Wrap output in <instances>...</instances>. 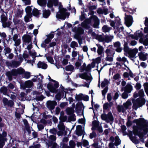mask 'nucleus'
<instances>
[{"label": "nucleus", "instance_id": "2", "mask_svg": "<svg viewBox=\"0 0 148 148\" xmlns=\"http://www.w3.org/2000/svg\"><path fill=\"white\" fill-rule=\"evenodd\" d=\"M48 77L49 81L55 82V83L53 85L52 83H49L47 86L48 89L51 92L57 93L58 92V89H57L58 88L59 86L58 82L52 79L49 75Z\"/></svg>", "mask_w": 148, "mask_h": 148}, {"label": "nucleus", "instance_id": "51", "mask_svg": "<svg viewBox=\"0 0 148 148\" xmlns=\"http://www.w3.org/2000/svg\"><path fill=\"white\" fill-rule=\"evenodd\" d=\"M7 140V138L3 137L1 134H0V143H5V141Z\"/></svg>", "mask_w": 148, "mask_h": 148}, {"label": "nucleus", "instance_id": "27", "mask_svg": "<svg viewBox=\"0 0 148 148\" xmlns=\"http://www.w3.org/2000/svg\"><path fill=\"white\" fill-rule=\"evenodd\" d=\"M112 29L111 27H108L106 25H104L102 27V31L105 33L109 32Z\"/></svg>", "mask_w": 148, "mask_h": 148}, {"label": "nucleus", "instance_id": "62", "mask_svg": "<svg viewBox=\"0 0 148 148\" xmlns=\"http://www.w3.org/2000/svg\"><path fill=\"white\" fill-rule=\"evenodd\" d=\"M124 51L127 53H128V52L130 50H129V48L128 46L125 44L124 45V47L123 48Z\"/></svg>", "mask_w": 148, "mask_h": 148}, {"label": "nucleus", "instance_id": "16", "mask_svg": "<svg viewBox=\"0 0 148 148\" xmlns=\"http://www.w3.org/2000/svg\"><path fill=\"white\" fill-rule=\"evenodd\" d=\"M114 46L116 48L115 49L116 52L120 53L122 49L121 47V43L119 41H117L114 43Z\"/></svg>", "mask_w": 148, "mask_h": 148}, {"label": "nucleus", "instance_id": "34", "mask_svg": "<svg viewBox=\"0 0 148 148\" xmlns=\"http://www.w3.org/2000/svg\"><path fill=\"white\" fill-rule=\"evenodd\" d=\"M115 143H114V145L117 146L121 144V140L119 139L118 136H116L115 137Z\"/></svg>", "mask_w": 148, "mask_h": 148}, {"label": "nucleus", "instance_id": "59", "mask_svg": "<svg viewBox=\"0 0 148 148\" xmlns=\"http://www.w3.org/2000/svg\"><path fill=\"white\" fill-rule=\"evenodd\" d=\"M54 32H51V33L47 36V37L51 40L54 37Z\"/></svg>", "mask_w": 148, "mask_h": 148}, {"label": "nucleus", "instance_id": "50", "mask_svg": "<svg viewBox=\"0 0 148 148\" xmlns=\"http://www.w3.org/2000/svg\"><path fill=\"white\" fill-rule=\"evenodd\" d=\"M4 50V53L6 55L7 53H11L12 49L9 47H5Z\"/></svg>", "mask_w": 148, "mask_h": 148}, {"label": "nucleus", "instance_id": "26", "mask_svg": "<svg viewBox=\"0 0 148 148\" xmlns=\"http://www.w3.org/2000/svg\"><path fill=\"white\" fill-rule=\"evenodd\" d=\"M0 91L3 95H7L8 89L6 86H3L1 88Z\"/></svg>", "mask_w": 148, "mask_h": 148}, {"label": "nucleus", "instance_id": "23", "mask_svg": "<svg viewBox=\"0 0 148 148\" xmlns=\"http://www.w3.org/2000/svg\"><path fill=\"white\" fill-rule=\"evenodd\" d=\"M32 14L34 16L37 18H39L41 14V13L36 8H34L33 10Z\"/></svg>", "mask_w": 148, "mask_h": 148}, {"label": "nucleus", "instance_id": "29", "mask_svg": "<svg viewBox=\"0 0 148 148\" xmlns=\"http://www.w3.org/2000/svg\"><path fill=\"white\" fill-rule=\"evenodd\" d=\"M115 53L114 51L112 55H107V57L105 58V60L106 61H108L110 62H112L113 61V55Z\"/></svg>", "mask_w": 148, "mask_h": 148}, {"label": "nucleus", "instance_id": "21", "mask_svg": "<svg viewBox=\"0 0 148 148\" xmlns=\"http://www.w3.org/2000/svg\"><path fill=\"white\" fill-rule=\"evenodd\" d=\"M132 86L131 84L127 83L124 88V91L128 93H130L132 90Z\"/></svg>", "mask_w": 148, "mask_h": 148}, {"label": "nucleus", "instance_id": "58", "mask_svg": "<svg viewBox=\"0 0 148 148\" xmlns=\"http://www.w3.org/2000/svg\"><path fill=\"white\" fill-rule=\"evenodd\" d=\"M14 41L15 42L14 45L16 47L18 46L21 43V40L20 39H18Z\"/></svg>", "mask_w": 148, "mask_h": 148}, {"label": "nucleus", "instance_id": "39", "mask_svg": "<svg viewBox=\"0 0 148 148\" xmlns=\"http://www.w3.org/2000/svg\"><path fill=\"white\" fill-rule=\"evenodd\" d=\"M6 75L10 81L12 79V75L11 71H7L6 73Z\"/></svg>", "mask_w": 148, "mask_h": 148}, {"label": "nucleus", "instance_id": "28", "mask_svg": "<svg viewBox=\"0 0 148 148\" xmlns=\"http://www.w3.org/2000/svg\"><path fill=\"white\" fill-rule=\"evenodd\" d=\"M98 47L97 52L99 55H101L103 52V48L102 46L100 45H97Z\"/></svg>", "mask_w": 148, "mask_h": 148}, {"label": "nucleus", "instance_id": "11", "mask_svg": "<svg viewBox=\"0 0 148 148\" xmlns=\"http://www.w3.org/2000/svg\"><path fill=\"white\" fill-rule=\"evenodd\" d=\"M91 19H92L93 21L94 22V23L92 26L93 27L95 28H99L100 21L98 17L96 16L93 15L92 16Z\"/></svg>", "mask_w": 148, "mask_h": 148}, {"label": "nucleus", "instance_id": "61", "mask_svg": "<svg viewBox=\"0 0 148 148\" xmlns=\"http://www.w3.org/2000/svg\"><path fill=\"white\" fill-rule=\"evenodd\" d=\"M82 145L83 146L85 147L88 145L89 142L88 141L86 140H84L82 142Z\"/></svg>", "mask_w": 148, "mask_h": 148}, {"label": "nucleus", "instance_id": "1", "mask_svg": "<svg viewBox=\"0 0 148 148\" xmlns=\"http://www.w3.org/2000/svg\"><path fill=\"white\" fill-rule=\"evenodd\" d=\"M133 122L137 124L139 123L138 125L133 126V134L135 136H138L140 138V141L144 142V136L148 132V121L144 119V118H140L138 119H135Z\"/></svg>", "mask_w": 148, "mask_h": 148}, {"label": "nucleus", "instance_id": "44", "mask_svg": "<svg viewBox=\"0 0 148 148\" xmlns=\"http://www.w3.org/2000/svg\"><path fill=\"white\" fill-rule=\"evenodd\" d=\"M58 127L59 130L60 131H62L64 132L65 130V127L63 123H62L61 124L58 125Z\"/></svg>", "mask_w": 148, "mask_h": 148}, {"label": "nucleus", "instance_id": "35", "mask_svg": "<svg viewBox=\"0 0 148 148\" xmlns=\"http://www.w3.org/2000/svg\"><path fill=\"white\" fill-rule=\"evenodd\" d=\"M139 31V30L137 31L135 33H134V35L133 34H130L129 35V37H131L133 39H135V40H137L138 39V36H137L138 33L137 32Z\"/></svg>", "mask_w": 148, "mask_h": 148}, {"label": "nucleus", "instance_id": "15", "mask_svg": "<svg viewBox=\"0 0 148 148\" xmlns=\"http://www.w3.org/2000/svg\"><path fill=\"white\" fill-rule=\"evenodd\" d=\"M138 104L140 107L143 105L145 103L146 100L145 98H137L135 100Z\"/></svg>", "mask_w": 148, "mask_h": 148}, {"label": "nucleus", "instance_id": "31", "mask_svg": "<svg viewBox=\"0 0 148 148\" xmlns=\"http://www.w3.org/2000/svg\"><path fill=\"white\" fill-rule=\"evenodd\" d=\"M64 94V93L63 92H58L55 95V98L56 99L58 100V101H59L61 99L62 95H63Z\"/></svg>", "mask_w": 148, "mask_h": 148}, {"label": "nucleus", "instance_id": "47", "mask_svg": "<svg viewBox=\"0 0 148 148\" xmlns=\"http://www.w3.org/2000/svg\"><path fill=\"white\" fill-rule=\"evenodd\" d=\"M78 46V44L75 41H73L71 42L70 47L71 48H74L75 47H77Z\"/></svg>", "mask_w": 148, "mask_h": 148}, {"label": "nucleus", "instance_id": "60", "mask_svg": "<svg viewBox=\"0 0 148 148\" xmlns=\"http://www.w3.org/2000/svg\"><path fill=\"white\" fill-rule=\"evenodd\" d=\"M30 77V73L28 72H26L24 73V77L26 79H28Z\"/></svg>", "mask_w": 148, "mask_h": 148}, {"label": "nucleus", "instance_id": "36", "mask_svg": "<svg viewBox=\"0 0 148 148\" xmlns=\"http://www.w3.org/2000/svg\"><path fill=\"white\" fill-rule=\"evenodd\" d=\"M130 139L133 143L136 144H138L139 143L138 140L137 139V137L136 136H133Z\"/></svg>", "mask_w": 148, "mask_h": 148}, {"label": "nucleus", "instance_id": "6", "mask_svg": "<svg viewBox=\"0 0 148 148\" xmlns=\"http://www.w3.org/2000/svg\"><path fill=\"white\" fill-rule=\"evenodd\" d=\"M74 29L76 30L75 36V38L77 39H78L81 38L80 35L84 33V30L81 27H79L77 29L76 27H75Z\"/></svg>", "mask_w": 148, "mask_h": 148}, {"label": "nucleus", "instance_id": "10", "mask_svg": "<svg viewBox=\"0 0 148 148\" xmlns=\"http://www.w3.org/2000/svg\"><path fill=\"white\" fill-rule=\"evenodd\" d=\"M3 102L5 106L8 105L9 107H12L14 104V102L11 100H8L7 98L4 97L3 99Z\"/></svg>", "mask_w": 148, "mask_h": 148}, {"label": "nucleus", "instance_id": "63", "mask_svg": "<svg viewBox=\"0 0 148 148\" xmlns=\"http://www.w3.org/2000/svg\"><path fill=\"white\" fill-rule=\"evenodd\" d=\"M97 136V134L96 132L94 131H93L92 133H90V138L91 139Z\"/></svg>", "mask_w": 148, "mask_h": 148}, {"label": "nucleus", "instance_id": "46", "mask_svg": "<svg viewBox=\"0 0 148 148\" xmlns=\"http://www.w3.org/2000/svg\"><path fill=\"white\" fill-rule=\"evenodd\" d=\"M67 119V116L66 115L63 116H60L59 118V119L60 120V123L61 122L63 123V122L66 121Z\"/></svg>", "mask_w": 148, "mask_h": 148}, {"label": "nucleus", "instance_id": "54", "mask_svg": "<svg viewBox=\"0 0 148 148\" xmlns=\"http://www.w3.org/2000/svg\"><path fill=\"white\" fill-rule=\"evenodd\" d=\"M108 86H106L102 90V94L103 96H105L106 93L108 91Z\"/></svg>", "mask_w": 148, "mask_h": 148}, {"label": "nucleus", "instance_id": "5", "mask_svg": "<svg viewBox=\"0 0 148 148\" xmlns=\"http://www.w3.org/2000/svg\"><path fill=\"white\" fill-rule=\"evenodd\" d=\"M125 23L126 26L129 27L132 25L133 21L132 16L131 15L125 14Z\"/></svg>", "mask_w": 148, "mask_h": 148}, {"label": "nucleus", "instance_id": "41", "mask_svg": "<svg viewBox=\"0 0 148 148\" xmlns=\"http://www.w3.org/2000/svg\"><path fill=\"white\" fill-rule=\"evenodd\" d=\"M11 22L9 21L7 22H2V25L3 27L5 28L7 27H9L11 25Z\"/></svg>", "mask_w": 148, "mask_h": 148}, {"label": "nucleus", "instance_id": "3", "mask_svg": "<svg viewBox=\"0 0 148 148\" xmlns=\"http://www.w3.org/2000/svg\"><path fill=\"white\" fill-rule=\"evenodd\" d=\"M101 118L103 120L106 121L108 120L112 123H113L114 120L113 116L111 112H109L107 114L105 113L102 114L101 115Z\"/></svg>", "mask_w": 148, "mask_h": 148}, {"label": "nucleus", "instance_id": "38", "mask_svg": "<svg viewBox=\"0 0 148 148\" xmlns=\"http://www.w3.org/2000/svg\"><path fill=\"white\" fill-rule=\"evenodd\" d=\"M74 66L72 65H69L65 67V70L67 71H72L74 69Z\"/></svg>", "mask_w": 148, "mask_h": 148}, {"label": "nucleus", "instance_id": "7", "mask_svg": "<svg viewBox=\"0 0 148 148\" xmlns=\"http://www.w3.org/2000/svg\"><path fill=\"white\" fill-rule=\"evenodd\" d=\"M67 10L66 8H63L62 10L59 11V14L57 13L56 14V17L58 19L64 20L65 19V12H66Z\"/></svg>", "mask_w": 148, "mask_h": 148}, {"label": "nucleus", "instance_id": "57", "mask_svg": "<svg viewBox=\"0 0 148 148\" xmlns=\"http://www.w3.org/2000/svg\"><path fill=\"white\" fill-rule=\"evenodd\" d=\"M17 70L18 74L21 75L24 73L25 70L23 68L17 69Z\"/></svg>", "mask_w": 148, "mask_h": 148}, {"label": "nucleus", "instance_id": "37", "mask_svg": "<svg viewBox=\"0 0 148 148\" xmlns=\"http://www.w3.org/2000/svg\"><path fill=\"white\" fill-rule=\"evenodd\" d=\"M115 21L116 25V27H119L121 25V19L118 16L116 18Z\"/></svg>", "mask_w": 148, "mask_h": 148}, {"label": "nucleus", "instance_id": "20", "mask_svg": "<svg viewBox=\"0 0 148 148\" xmlns=\"http://www.w3.org/2000/svg\"><path fill=\"white\" fill-rule=\"evenodd\" d=\"M42 16L45 18H48L51 14L50 11L49 9H44L42 10Z\"/></svg>", "mask_w": 148, "mask_h": 148}, {"label": "nucleus", "instance_id": "52", "mask_svg": "<svg viewBox=\"0 0 148 148\" xmlns=\"http://www.w3.org/2000/svg\"><path fill=\"white\" fill-rule=\"evenodd\" d=\"M53 1L52 0H48L47 4V6L48 8H52L53 6Z\"/></svg>", "mask_w": 148, "mask_h": 148}, {"label": "nucleus", "instance_id": "14", "mask_svg": "<svg viewBox=\"0 0 148 148\" xmlns=\"http://www.w3.org/2000/svg\"><path fill=\"white\" fill-rule=\"evenodd\" d=\"M32 36L28 34H24L22 37V40L23 43H29L30 42L32 39Z\"/></svg>", "mask_w": 148, "mask_h": 148}, {"label": "nucleus", "instance_id": "18", "mask_svg": "<svg viewBox=\"0 0 148 148\" xmlns=\"http://www.w3.org/2000/svg\"><path fill=\"white\" fill-rule=\"evenodd\" d=\"M37 66L38 68H41L43 69H47L48 67L47 65L46 64L41 61L38 62L37 64Z\"/></svg>", "mask_w": 148, "mask_h": 148}, {"label": "nucleus", "instance_id": "30", "mask_svg": "<svg viewBox=\"0 0 148 148\" xmlns=\"http://www.w3.org/2000/svg\"><path fill=\"white\" fill-rule=\"evenodd\" d=\"M83 97V94L82 93H80L79 95H77L76 94L75 98L76 101H79L82 100Z\"/></svg>", "mask_w": 148, "mask_h": 148}, {"label": "nucleus", "instance_id": "56", "mask_svg": "<svg viewBox=\"0 0 148 148\" xmlns=\"http://www.w3.org/2000/svg\"><path fill=\"white\" fill-rule=\"evenodd\" d=\"M44 99V97L42 95H41L40 96H36V97L35 99L36 101H42Z\"/></svg>", "mask_w": 148, "mask_h": 148}, {"label": "nucleus", "instance_id": "48", "mask_svg": "<svg viewBox=\"0 0 148 148\" xmlns=\"http://www.w3.org/2000/svg\"><path fill=\"white\" fill-rule=\"evenodd\" d=\"M96 39L98 40L99 41L101 42H103L104 41V38L101 35H97L95 38Z\"/></svg>", "mask_w": 148, "mask_h": 148}, {"label": "nucleus", "instance_id": "42", "mask_svg": "<svg viewBox=\"0 0 148 148\" xmlns=\"http://www.w3.org/2000/svg\"><path fill=\"white\" fill-rule=\"evenodd\" d=\"M23 10L19 9H18L16 14V16L18 17H21L22 15L23 14Z\"/></svg>", "mask_w": 148, "mask_h": 148}, {"label": "nucleus", "instance_id": "32", "mask_svg": "<svg viewBox=\"0 0 148 148\" xmlns=\"http://www.w3.org/2000/svg\"><path fill=\"white\" fill-rule=\"evenodd\" d=\"M109 83V82L106 78H104L101 84V87L103 88L105 87L106 85H108Z\"/></svg>", "mask_w": 148, "mask_h": 148}, {"label": "nucleus", "instance_id": "13", "mask_svg": "<svg viewBox=\"0 0 148 148\" xmlns=\"http://www.w3.org/2000/svg\"><path fill=\"white\" fill-rule=\"evenodd\" d=\"M33 83L30 80H28L25 82L24 83L21 84V87L24 89L26 88H30L33 85Z\"/></svg>", "mask_w": 148, "mask_h": 148}, {"label": "nucleus", "instance_id": "19", "mask_svg": "<svg viewBox=\"0 0 148 148\" xmlns=\"http://www.w3.org/2000/svg\"><path fill=\"white\" fill-rule=\"evenodd\" d=\"M83 106V104L82 101L79 102L76 104V112L78 113L79 111H81L82 107Z\"/></svg>", "mask_w": 148, "mask_h": 148}, {"label": "nucleus", "instance_id": "8", "mask_svg": "<svg viewBox=\"0 0 148 148\" xmlns=\"http://www.w3.org/2000/svg\"><path fill=\"white\" fill-rule=\"evenodd\" d=\"M57 105V103L55 101H49L47 103V107L52 111Z\"/></svg>", "mask_w": 148, "mask_h": 148}, {"label": "nucleus", "instance_id": "55", "mask_svg": "<svg viewBox=\"0 0 148 148\" xmlns=\"http://www.w3.org/2000/svg\"><path fill=\"white\" fill-rule=\"evenodd\" d=\"M111 40L112 38L108 36H105L104 38V41L108 43L111 41Z\"/></svg>", "mask_w": 148, "mask_h": 148}, {"label": "nucleus", "instance_id": "64", "mask_svg": "<svg viewBox=\"0 0 148 148\" xmlns=\"http://www.w3.org/2000/svg\"><path fill=\"white\" fill-rule=\"evenodd\" d=\"M99 122L98 121L94 120L92 122V124L93 126L97 127L99 126Z\"/></svg>", "mask_w": 148, "mask_h": 148}, {"label": "nucleus", "instance_id": "12", "mask_svg": "<svg viewBox=\"0 0 148 148\" xmlns=\"http://www.w3.org/2000/svg\"><path fill=\"white\" fill-rule=\"evenodd\" d=\"M145 95L143 89H142L139 90L138 91H135L133 94V97L136 98L138 96H139L140 98H144L143 97Z\"/></svg>", "mask_w": 148, "mask_h": 148}, {"label": "nucleus", "instance_id": "25", "mask_svg": "<svg viewBox=\"0 0 148 148\" xmlns=\"http://www.w3.org/2000/svg\"><path fill=\"white\" fill-rule=\"evenodd\" d=\"M37 2L40 6L45 7L47 3V0H37Z\"/></svg>", "mask_w": 148, "mask_h": 148}, {"label": "nucleus", "instance_id": "40", "mask_svg": "<svg viewBox=\"0 0 148 148\" xmlns=\"http://www.w3.org/2000/svg\"><path fill=\"white\" fill-rule=\"evenodd\" d=\"M117 109L119 112L122 111L123 112H124L125 111L123 106L122 105H118L117 107Z\"/></svg>", "mask_w": 148, "mask_h": 148}, {"label": "nucleus", "instance_id": "4", "mask_svg": "<svg viewBox=\"0 0 148 148\" xmlns=\"http://www.w3.org/2000/svg\"><path fill=\"white\" fill-rule=\"evenodd\" d=\"M6 66L9 68L11 67L13 68H16L21 64V63L19 61L12 60L10 61H6L5 62Z\"/></svg>", "mask_w": 148, "mask_h": 148}, {"label": "nucleus", "instance_id": "33", "mask_svg": "<svg viewBox=\"0 0 148 148\" xmlns=\"http://www.w3.org/2000/svg\"><path fill=\"white\" fill-rule=\"evenodd\" d=\"M131 101L128 100H127L126 103H124L123 104L124 108H125L126 109H128L129 106H131Z\"/></svg>", "mask_w": 148, "mask_h": 148}, {"label": "nucleus", "instance_id": "49", "mask_svg": "<svg viewBox=\"0 0 148 148\" xmlns=\"http://www.w3.org/2000/svg\"><path fill=\"white\" fill-rule=\"evenodd\" d=\"M1 18L2 23L6 21L7 20V17L5 16L3 13L1 15Z\"/></svg>", "mask_w": 148, "mask_h": 148}, {"label": "nucleus", "instance_id": "17", "mask_svg": "<svg viewBox=\"0 0 148 148\" xmlns=\"http://www.w3.org/2000/svg\"><path fill=\"white\" fill-rule=\"evenodd\" d=\"M138 56L140 60L142 61H145L147 59L148 54L147 53L144 54L143 52H140L139 53Z\"/></svg>", "mask_w": 148, "mask_h": 148}, {"label": "nucleus", "instance_id": "43", "mask_svg": "<svg viewBox=\"0 0 148 148\" xmlns=\"http://www.w3.org/2000/svg\"><path fill=\"white\" fill-rule=\"evenodd\" d=\"M45 57H46L47 59L49 62L51 64H54V61L52 57L50 56H46V54L45 55Z\"/></svg>", "mask_w": 148, "mask_h": 148}, {"label": "nucleus", "instance_id": "45", "mask_svg": "<svg viewBox=\"0 0 148 148\" xmlns=\"http://www.w3.org/2000/svg\"><path fill=\"white\" fill-rule=\"evenodd\" d=\"M133 103V106L132 108L133 109H134L135 110H137L138 108L140 107L139 106L138 104L137 103L135 102V101L134 100V99L132 100Z\"/></svg>", "mask_w": 148, "mask_h": 148}, {"label": "nucleus", "instance_id": "22", "mask_svg": "<svg viewBox=\"0 0 148 148\" xmlns=\"http://www.w3.org/2000/svg\"><path fill=\"white\" fill-rule=\"evenodd\" d=\"M66 111L67 115H70L74 114L75 111L73 108L71 107H68L66 109Z\"/></svg>", "mask_w": 148, "mask_h": 148}, {"label": "nucleus", "instance_id": "9", "mask_svg": "<svg viewBox=\"0 0 148 148\" xmlns=\"http://www.w3.org/2000/svg\"><path fill=\"white\" fill-rule=\"evenodd\" d=\"M138 50L137 49L134 48L130 50L127 53L129 55V57L130 59L132 61H134L133 58H135L136 57H135L136 54L138 52Z\"/></svg>", "mask_w": 148, "mask_h": 148}, {"label": "nucleus", "instance_id": "53", "mask_svg": "<svg viewBox=\"0 0 148 148\" xmlns=\"http://www.w3.org/2000/svg\"><path fill=\"white\" fill-rule=\"evenodd\" d=\"M109 105L108 102L104 103L103 105V110L104 112V110H108L109 108Z\"/></svg>", "mask_w": 148, "mask_h": 148}, {"label": "nucleus", "instance_id": "24", "mask_svg": "<svg viewBox=\"0 0 148 148\" xmlns=\"http://www.w3.org/2000/svg\"><path fill=\"white\" fill-rule=\"evenodd\" d=\"M79 77L81 78L86 79L87 81L88 80H89L90 79H87V78H90V77L88 75V73L87 72H84L82 74H80L79 75Z\"/></svg>", "mask_w": 148, "mask_h": 148}]
</instances>
